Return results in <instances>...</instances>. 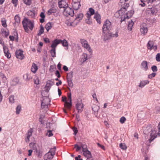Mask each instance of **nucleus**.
Here are the masks:
<instances>
[{
  "instance_id": "nucleus-1",
  "label": "nucleus",
  "mask_w": 160,
  "mask_h": 160,
  "mask_svg": "<svg viewBox=\"0 0 160 160\" xmlns=\"http://www.w3.org/2000/svg\"><path fill=\"white\" fill-rule=\"evenodd\" d=\"M58 6L60 8H64V11L66 12L69 15L73 16L74 14L73 10L70 8L68 7V4L66 0H61L58 2Z\"/></svg>"
},
{
  "instance_id": "nucleus-2",
  "label": "nucleus",
  "mask_w": 160,
  "mask_h": 160,
  "mask_svg": "<svg viewBox=\"0 0 160 160\" xmlns=\"http://www.w3.org/2000/svg\"><path fill=\"white\" fill-rule=\"evenodd\" d=\"M22 23L23 28L26 32L28 33L29 31L28 28L32 31L34 27V24L33 21L26 18H24Z\"/></svg>"
},
{
  "instance_id": "nucleus-3",
  "label": "nucleus",
  "mask_w": 160,
  "mask_h": 160,
  "mask_svg": "<svg viewBox=\"0 0 160 160\" xmlns=\"http://www.w3.org/2000/svg\"><path fill=\"white\" fill-rule=\"evenodd\" d=\"M158 127V132L155 130H153L151 131V132L150 134V138L149 139L150 143L155 139L158 136H160V123H159Z\"/></svg>"
},
{
  "instance_id": "nucleus-4",
  "label": "nucleus",
  "mask_w": 160,
  "mask_h": 160,
  "mask_svg": "<svg viewBox=\"0 0 160 160\" xmlns=\"http://www.w3.org/2000/svg\"><path fill=\"white\" fill-rule=\"evenodd\" d=\"M111 28V24L109 21L107 20L104 22L102 27V33L105 34L107 31H110Z\"/></svg>"
},
{
  "instance_id": "nucleus-5",
  "label": "nucleus",
  "mask_w": 160,
  "mask_h": 160,
  "mask_svg": "<svg viewBox=\"0 0 160 160\" xmlns=\"http://www.w3.org/2000/svg\"><path fill=\"white\" fill-rule=\"evenodd\" d=\"M54 82L51 80H49L47 82L44 88L45 90L42 91V94H43L44 92L46 93V95H48V92H49L51 87L54 84Z\"/></svg>"
},
{
  "instance_id": "nucleus-6",
  "label": "nucleus",
  "mask_w": 160,
  "mask_h": 160,
  "mask_svg": "<svg viewBox=\"0 0 160 160\" xmlns=\"http://www.w3.org/2000/svg\"><path fill=\"white\" fill-rule=\"evenodd\" d=\"M80 42L83 47L87 49L90 53L92 52V50L90 46L88 44L86 40L83 39H81Z\"/></svg>"
},
{
  "instance_id": "nucleus-7",
  "label": "nucleus",
  "mask_w": 160,
  "mask_h": 160,
  "mask_svg": "<svg viewBox=\"0 0 160 160\" xmlns=\"http://www.w3.org/2000/svg\"><path fill=\"white\" fill-rule=\"evenodd\" d=\"M81 148L82 149L83 154L84 156H87V155L89 156H90V154L91 153L89 151L87 148V146L85 144H82Z\"/></svg>"
},
{
  "instance_id": "nucleus-8",
  "label": "nucleus",
  "mask_w": 160,
  "mask_h": 160,
  "mask_svg": "<svg viewBox=\"0 0 160 160\" xmlns=\"http://www.w3.org/2000/svg\"><path fill=\"white\" fill-rule=\"evenodd\" d=\"M73 2L72 5L73 9L75 10H78L81 6L80 1L79 0H75L74 1L73 0Z\"/></svg>"
},
{
  "instance_id": "nucleus-9",
  "label": "nucleus",
  "mask_w": 160,
  "mask_h": 160,
  "mask_svg": "<svg viewBox=\"0 0 160 160\" xmlns=\"http://www.w3.org/2000/svg\"><path fill=\"white\" fill-rule=\"evenodd\" d=\"M23 51L21 50H17L15 52L16 57L19 59L22 60L23 58Z\"/></svg>"
},
{
  "instance_id": "nucleus-10",
  "label": "nucleus",
  "mask_w": 160,
  "mask_h": 160,
  "mask_svg": "<svg viewBox=\"0 0 160 160\" xmlns=\"http://www.w3.org/2000/svg\"><path fill=\"white\" fill-rule=\"evenodd\" d=\"M64 102L65 108L69 110H70L72 106V101H62Z\"/></svg>"
},
{
  "instance_id": "nucleus-11",
  "label": "nucleus",
  "mask_w": 160,
  "mask_h": 160,
  "mask_svg": "<svg viewBox=\"0 0 160 160\" xmlns=\"http://www.w3.org/2000/svg\"><path fill=\"white\" fill-rule=\"evenodd\" d=\"M140 32L142 34L145 35L147 33L148 29L147 27H146V24L143 23L140 26Z\"/></svg>"
},
{
  "instance_id": "nucleus-12",
  "label": "nucleus",
  "mask_w": 160,
  "mask_h": 160,
  "mask_svg": "<svg viewBox=\"0 0 160 160\" xmlns=\"http://www.w3.org/2000/svg\"><path fill=\"white\" fill-rule=\"evenodd\" d=\"M81 101H78L76 105V107L78 110V112H79L80 111L81 112L82 111V110H81L83 108V105Z\"/></svg>"
},
{
  "instance_id": "nucleus-13",
  "label": "nucleus",
  "mask_w": 160,
  "mask_h": 160,
  "mask_svg": "<svg viewBox=\"0 0 160 160\" xmlns=\"http://www.w3.org/2000/svg\"><path fill=\"white\" fill-rule=\"evenodd\" d=\"M141 66L142 69L144 71H147L148 69V62L147 61H143L141 63Z\"/></svg>"
},
{
  "instance_id": "nucleus-14",
  "label": "nucleus",
  "mask_w": 160,
  "mask_h": 160,
  "mask_svg": "<svg viewBox=\"0 0 160 160\" xmlns=\"http://www.w3.org/2000/svg\"><path fill=\"white\" fill-rule=\"evenodd\" d=\"M60 39H56L53 40L52 42V44L51 45V47L52 48L56 49L57 46L60 43Z\"/></svg>"
},
{
  "instance_id": "nucleus-15",
  "label": "nucleus",
  "mask_w": 160,
  "mask_h": 160,
  "mask_svg": "<svg viewBox=\"0 0 160 160\" xmlns=\"http://www.w3.org/2000/svg\"><path fill=\"white\" fill-rule=\"evenodd\" d=\"M149 81L148 80H143L140 81L138 87L141 88L144 87L146 85L149 84Z\"/></svg>"
},
{
  "instance_id": "nucleus-16",
  "label": "nucleus",
  "mask_w": 160,
  "mask_h": 160,
  "mask_svg": "<svg viewBox=\"0 0 160 160\" xmlns=\"http://www.w3.org/2000/svg\"><path fill=\"white\" fill-rule=\"evenodd\" d=\"M41 107L42 108H48V105H50L51 101H41Z\"/></svg>"
},
{
  "instance_id": "nucleus-17",
  "label": "nucleus",
  "mask_w": 160,
  "mask_h": 160,
  "mask_svg": "<svg viewBox=\"0 0 160 160\" xmlns=\"http://www.w3.org/2000/svg\"><path fill=\"white\" fill-rule=\"evenodd\" d=\"M95 14V10L92 8H89V11L86 14L87 18H91V15H92Z\"/></svg>"
},
{
  "instance_id": "nucleus-18",
  "label": "nucleus",
  "mask_w": 160,
  "mask_h": 160,
  "mask_svg": "<svg viewBox=\"0 0 160 160\" xmlns=\"http://www.w3.org/2000/svg\"><path fill=\"white\" fill-rule=\"evenodd\" d=\"M102 35L104 36V40L106 41L111 38V35L110 34V31H107L105 34L102 33Z\"/></svg>"
},
{
  "instance_id": "nucleus-19",
  "label": "nucleus",
  "mask_w": 160,
  "mask_h": 160,
  "mask_svg": "<svg viewBox=\"0 0 160 160\" xmlns=\"http://www.w3.org/2000/svg\"><path fill=\"white\" fill-rule=\"evenodd\" d=\"M92 109L94 112V114L96 117L97 116L98 112L99 109V107L97 105H94L92 107Z\"/></svg>"
},
{
  "instance_id": "nucleus-20",
  "label": "nucleus",
  "mask_w": 160,
  "mask_h": 160,
  "mask_svg": "<svg viewBox=\"0 0 160 160\" xmlns=\"http://www.w3.org/2000/svg\"><path fill=\"white\" fill-rule=\"evenodd\" d=\"M32 129H31L28 131L27 133L26 134L27 138L25 139V141L26 142H28L29 141L30 138L32 135Z\"/></svg>"
},
{
  "instance_id": "nucleus-21",
  "label": "nucleus",
  "mask_w": 160,
  "mask_h": 160,
  "mask_svg": "<svg viewBox=\"0 0 160 160\" xmlns=\"http://www.w3.org/2000/svg\"><path fill=\"white\" fill-rule=\"evenodd\" d=\"M53 156L49 153H47L44 156V160H51L53 158Z\"/></svg>"
},
{
  "instance_id": "nucleus-22",
  "label": "nucleus",
  "mask_w": 160,
  "mask_h": 160,
  "mask_svg": "<svg viewBox=\"0 0 160 160\" xmlns=\"http://www.w3.org/2000/svg\"><path fill=\"white\" fill-rule=\"evenodd\" d=\"M94 18L96 19L98 23L99 24L101 23V16L98 13H95Z\"/></svg>"
},
{
  "instance_id": "nucleus-23",
  "label": "nucleus",
  "mask_w": 160,
  "mask_h": 160,
  "mask_svg": "<svg viewBox=\"0 0 160 160\" xmlns=\"http://www.w3.org/2000/svg\"><path fill=\"white\" fill-rule=\"evenodd\" d=\"M38 69V68L37 65L36 64L33 63L31 68V71L35 73L36 72Z\"/></svg>"
},
{
  "instance_id": "nucleus-24",
  "label": "nucleus",
  "mask_w": 160,
  "mask_h": 160,
  "mask_svg": "<svg viewBox=\"0 0 160 160\" xmlns=\"http://www.w3.org/2000/svg\"><path fill=\"white\" fill-rule=\"evenodd\" d=\"M19 82V80L17 78H14L11 82V85L14 86L17 84Z\"/></svg>"
},
{
  "instance_id": "nucleus-25",
  "label": "nucleus",
  "mask_w": 160,
  "mask_h": 160,
  "mask_svg": "<svg viewBox=\"0 0 160 160\" xmlns=\"http://www.w3.org/2000/svg\"><path fill=\"white\" fill-rule=\"evenodd\" d=\"M154 45V43L152 41H149L147 44V47L148 49L150 50L152 49V47Z\"/></svg>"
},
{
  "instance_id": "nucleus-26",
  "label": "nucleus",
  "mask_w": 160,
  "mask_h": 160,
  "mask_svg": "<svg viewBox=\"0 0 160 160\" xmlns=\"http://www.w3.org/2000/svg\"><path fill=\"white\" fill-rule=\"evenodd\" d=\"M129 6V5L128 3H124L123 6H121V11H122L123 12H125L126 11L127 9Z\"/></svg>"
},
{
  "instance_id": "nucleus-27",
  "label": "nucleus",
  "mask_w": 160,
  "mask_h": 160,
  "mask_svg": "<svg viewBox=\"0 0 160 160\" xmlns=\"http://www.w3.org/2000/svg\"><path fill=\"white\" fill-rule=\"evenodd\" d=\"M60 43H61L63 47H68V41L65 39L62 40L60 39Z\"/></svg>"
},
{
  "instance_id": "nucleus-28",
  "label": "nucleus",
  "mask_w": 160,
  "mask_h": 160,
  "mask_svg": "<svg viewBox=\"0 0 160 160\" xmlns=\"http://www.w3.org/2000/svg\"><path fill=\"white\" fill-rule=\"evenodd\" d=\"M133 22L131 20V21L128 22V29L129 31H131L132 30V28L133 25Z\"/></svg>"
},
{
  "instance_id": "nucleus-29",
  "label": "nucleus",
  "mask_w": 160,
  "mask_h": 160,
  "mask_svg": "<svg viewBox=\"0 0 160 160\" xmlns=\"http://www.w3.org/2000/svg\"><path fill=\"white\" fill-rule=\"evenodd\" d=\"M88 55L86 53H83L82 55V58L81 59V61H82V62H84L85 61H86L87 59L88 58Z\"/></svg>"
},
{
  "instance_id": "nucleus-30",
  "label": "nucleus",
  "mask_w": 160,
  "mask_h": 160,
  "mask_svg": "<svg viewBox=\"0 0 160 160\" xmlns=\"http://www.w3.org/2000/svg\"><path fill=\"white\" fill-rule=\"evenodd\" d=\"M2 33V35H4L5 37H7L9 35V32L8 31H7L4 29L1 30Z\"/></svg>"
},
{
  "instance_id": "nucleus-31",
  "label": "nucleus",
  "mask_w": 160,
  "mask_h": 160,
  "mask_svg": "<svg viewBox=\"0 0 160 160\" xmlns=\"http://www.w3.org/2000/svg\"><path fill=\"white\" fill-rule=\"evenodd\" d=\"M56 149V148L55 147H54L53 148L50 149L48 152L50 154L54 156L55 154Z\"/></svg>"
},
{
  "instance_id": "nucleus-32",
  "label": "nucleus",
  "mask_w": 160,
  "mask_h": 160,
  "mask_svg": "<svg viewBox=\"0 0 160 160\" xmlns=\"http://www.w3.org/2000/svg\"><path fill=\"white\" fill-rule=\"evenodd\" d=\"M40 29L39 31V32L38 33L37 35L38 36H40L44 32V28L42 25L40 26Z\"/></svg>"
},
{
  "instance_id": "nucleus-33",
  "label": "nucleus",
  "mask_w": 160,
  "mask_h": 160,
  "mask_svg": "<svg viewBox=\"0 0 160 160\" xmlns=\"http://www.w3.org/2000/svg\"><path fill=\"white\" fill-rule=\"evenodd\" d=\"M50 52L52 57H55L56 56V49L52 48L50 51Z\"/></svg>"
},
{
  "instance_id": "nucleus-34",
  "label": "nucleus",
  "mask_w": 160,
  "mask_h": 160,
  "mask_svg": "<svg viewBox=\"0 0 160 160\" xmlns=\"http://www.w3.org/2000/svg\"><path fill=\"white\" fill-rule=\"evenodd\" d=\"M52 28L51 23L50 22H48L45 25V28L48 32Z\"/></svg>"
},
{
  "instance_id": "nucleus-35",
  "label": "nucleus",
  "mask_w": 160,
  "mask_h": 160,
  "mask_svg": "<svg viewBox=\"0 0 160 160\" xmlns=\"http://www.w3.org/2000/svg\"><path fill=\"white\" fill-rule=\"evenodd\" d=\"M73 77V72L72 71H71L67 74V80L72 79Z\"/></svg>"
},
{
  "instance_id": "nucleus-36",
  "label": "nucleus",
  "mask_w": 160,
  "mask_h": 160,
  "mask_svg": "<svg viewBox=\"0 0 160 160\" xmlns=\"http://www.w3.org/2000/svg\"><path fill=\"white\" fill-rule=\"evenodd\" d=\"M42 91L41 92V94L42 95V99H43V100H44L45 99H49L48 98V95H46V92H44V94H42Z\"/></svg>"
},
{
  "instance_id": "nucleus-37",
  "label": "nucleus",
  "mask_w": 160,
  "mask_h": 160,
  "mask_svg": "<svg viewBox=\"0 0 160 160\" xmlns=\"http://www.w3.org/2000/svg\"><path fill=\"white\" fill-rule=\"evenodd\" d=\"M21 105H18L16 108V113L17 114H19L20 111L21 110Z\"/></svg>"
},
{
  "instance_id": "nucleus-38",
  "label": "nucleus",
  "mask_w": 160,
  "mask_h": 160,
  "mask_svg": "<svg viewBox=\"0 0 160 160\" xmlns=\"http://www.w3.org/2000/svg\"><path fill=\"white\" fill-rule=\"evenodd\" d=\"M36 154L38 157L39 158H41L42 156V152L41 151L39 150L36 151Z\"/></svg>"
},
{
  "instance_id": "nucleus-39",
  "label": "nucleus",
  "mask_w": 160,
  "mask_h": 160,
  "mask_svg": "<svg viewBox=\"0 0 160 160\" xmlns=\"http://www.w3.org/2000/svg\"><path fill=\"white\" fill-rule=\"evenodd\" d=\"M14 19L16 22L18 23H19L20 22V18L18 15H16L15 16Z\"/></svg>"
},
{
  "instance_id": "nucleus-40",
  "label": "nucleus",
  "mask_w": 160,
  "mask_h": 160,
  "mask_svg": "<svg viewBox=\"0 0 160 160\" xmlns=\"http://www.w3.org/2000/svg\"><path fill=\"white\" fill-rule=\"evenodd\" d=\"M46 135V136H48V137H50L52 136L53 135V134L52 133V131L51 130H48Z\"/></svg>"
},
{
  "instance_id": "nucleus-41",
  "label": "nucleus",
  "mask_w": 160,
  "mask_h": 160,
  "mask_svg": "<svg viewBox=\"0 0 160 160\" xmlns=\"http://www.w3.org/2000/svg\"><path fill=\"white\" fill-rule=\"evenodd\" d=\"M83 17V15L82 13H79L78 14L76 17L75 19H79V20H81Z\"/></svg>"
},
{
  "instance_id": "nucleus-42",
  "label": "nucleus",
  "mask_w": 160,
  "mask_h": 160,
  "mask_svg": "<svg viewBox=\"0 0 160 160\" xmlns=\"http://www.w3.org/2000/svg\"><path fill=\"white\" fill-rule=\"evenodd\" d=\"M68 86L71 87H72L73 86V83L72 82V79L67 80Z\"/></svg>"
},
{
  "instance_id": "nucleus-43",
  "label": "nucleus",
  "mask_w": 160,
  "mask_h": 160,
  "mask_svg": "<svg viewBox=\"0 0 160 160\" xmlns=\"http://www.w3.org/2000/svg\"><path fill=\"white\" fill-rule=\"evenodd\" d=\"M127 146L126 144L124 143H121V149L126 150L127 149Z\"/></svg>"
},
{
  "instance_id": "nucleus-44",
  "label": "nucleus",
  "mask_w": 160,
  "mask_h": 160,
  "mask_svg": "<svg viewBox=\"0 0 160 160\" xmlns=\"http://www.w3.org/2000/svg\"><path fill=\"white\" fill-rule=\"evenodd\" d=\"M114 16L116 18H118L120 16V10L117 11L114 14Z\"/></svg>"
},
{
  "instance_id": "nucleus-45",
  "label": "nucleus",
  "mask_w": 160,
  "mask_h": 160,
  "mask_svg": "<svg viewBox=\"0 0 160 160\" xmlns=\"http://www.w3.org/2000/svg\"><path fill=\"white\" fill-rule=\"evenodd\" d=\"M156 73L155 72H153L151 74H150L148 75V78L149 79H151L155 76Z\"/></svg>"
},
{
  "instance_id": "nucleus-46",
  "label": "nucleus",
  "mask_w": 160,
  "mask_h": 160,
  "mask_svg": "<svg viewBox=\"0 0 160 160\" xmlns=\"http://www.w3.org/2000/svg\"><path fill=\"white\" fill-rule=\"evenodd\" d=\"M24 3L27 5H30L31 4V0H23Z\"/></svg>"
},
{
  "instance_id": "nucleus-47",
  "label": "nucleus",
  "mask_w": 160,
  "mask_h": 160,
  "mask_svg": "<svg viewBox=\"0 0 160 160\" xmlns=\"http://www.w3.org/2000/svg\"><path fill=\"white\" fill-rule=\"evenodd\" d=\"M74 148H76V151L77 152L79 151L81 149V146H79L78 144H76L74 145Z\"/></svg>"
},
{
  "instance_id": "nucleus-48",
  "label": "nucleus",
  "mask_w": 160,
  "mask_h": 160,
  "mask_svg": "<svg viewBox=\"0 0 160 160\" xmlns=\"http://www.w3.org/2000/svg\"><path fill=\"white\" fill-rule=\"evenodd\" d=\"M151 69L152 71L154 72H157L158 71V68L155 65H153L151 67Z\"/></svg>"
},
{
  "instance_id": "nucleus-49",
  "label": "nucleus",
  "mask_w": 160,
  "mask_h": 160,
  "mask_svg": "<svg viewBox=\"0 0 160 160\" xmlns=\"http://www.w3.org/2000/svg\"><path fill=\"white\" fill-rule=\"evenodd\" d=\"M24 78L26 80H29L32 78L31 77H29V75L28 74H26L23 76Z\"/></svg>"
},
{
  "instance_id": "nucleus-50",
  "label": "nucleus",
  "mask_w": 160,
  "mask_h": 160,
  "mask_svg": "<svg viewBox=\"0 0 160 160\" xmlns=\"http://www.w3.org/2000/svg\"><path fill=\"white\" fill-rule=\"evenodd\" d=\"M39 80L38 78H36L34 79V82L35 84L38 85L39 84Z\"/></svg>"
},
{
  "instance_id": "nucleus-51",
  "label": "nucleus",
  "mask_w": 160,
  "mask_h": 160,
  "mask_svg": "<svg viewBox=\"0 0 160 160\" xmlns=\"http://www.w3.org/2000/svg\"><path fill=\"white\" fill-rule=\"evenodd\" d=\"M27 14L28 15H30L32 17L34 15V11L30 10L28 12H27Z\"/></svg>"
},
{
  "instance_id": "nucleus-52",
  "label": "nucleus",
  "mask_w": 160,
  "mask_h": 160,
  "mask_svg": "<svg viewBox=\"0 0 160 160\" xmlns=\"http://www.w3.org/2000/svg\"><path fill=\"white\" fill-rule=\"evenodd\" d=\"M3 49L4 54H6V53L8 52V48L5 46H3Z\"/></svg>"
},
{
  "instance_id": "nucleus-53",
  "label": "nucleus",
  "mask_w": 160,
  "mask_h": 160,
  "mask_svg": "<svg viewBox=\"0 0 160 160\" xmlns=\"http://www.w3.org/2000/svg\"><path fill=\"white\" fill-rule=\"evenodd\" d=\"M2 25L4 28H6L7 26V25L6 24V21L5 20H2Z\"/></svg>"
},
{
  "instance_id": "nucleus-54",
  "label": "nucleus",
  "mask_w": 160,
  "mask_h": 160,
  "mask_svg": "<svg viewBox=\"0 0 160 160\" xmlns=\"http://www.w3.org/2000/svg\"><path fill=\"white\" fill-rule=\"evenodd\" d=\"M54 69H56V67L54 66L51 65L50 66L49 71L50 72H52L54 71Z\"/></svg>"
},
{
  "instance_id": "nucleus-55",
  "label": "nucleus",
  "mask_w": 160,
  "mask_h": 160,
  "mask_svg": "<svg viewBox=\"0 0 160 160\" xmlns=\"http://www.w3.org/2000/svg\"><path fill=\"white\" fill-rule=\"evenodd\" d=\"M156 60L158 62H160V53H158L156 55Z\"/></svg>"
},
{
  "instance_id": "nucleus-56",
  "label": "nucleus",
  "mask_w": 160,
  "mask_h": 160,
  "mask_svg": "<svg viewBox=\"0 0 160 160\" xmlns=\"http://www.w3.org/2000/svg\"><path fill=\"white\" fill-rule=\"evenodd\" d=\"M91 18H88L85 20V22L86 23L88 24H91L92 23V22L90 20Z\"/></svg>"
},
{
  "instance_id": "nucleus-57",
  "label": "nucleus",
  "mask_w": 160,
  "mask_h": 160,
  "mask_svg": "<svg viewBox=\"0 0 160 160\" xmlns=\"http://www.w3.org/2000/svg\"><path fill=\"white\" fill-rule=\"evenodd\" d=\"M90 156H89L87 155V156H84L85 157L87 158L86 160H93L92 159V156L91 155V153L90 154Z\"/></svg>"
},
{
  "instance_id": "nucleus-58",
  "label": "nucleus",
  "mask_w": 160,
  "mask_h": 160,
  "mask_svg": "<svg viewBox=\"0 0 160 160\" xmlns=\"http://www.w3.org/2000/svg\"><path fill=\"white\" fill-rule=\"evenodd\" d=\"M110 34L111 35V38L112 37H117L118 36V33L117 32L115 34H113L112 33L110 32Z\"/></svg>"
},
{
  "instance_id": "nucleus-59",
  "label": "nucleus",
  "mask_w": 160,
  "mask_h": 160,
  "mask_svg": "<svg viewBox=\"0 0 160 160\" xmlns=\"http://www.w3.org/2000/svg\"><path fill=\"white\" fill-rule=\"evenodd\" d=\"M126 120V119L124 117H122L121 118V123H124Z\"/></svg>"
},
{
  "instance_id": "nucleus-60",
  "label": "nucleus",
  "mask_w": 160,
  "mask_h": 160,
  "mask_svg": "<svg viewBox=\"0 0 160 160\" xmlns=\"http://www.w3.org/2000/svg\"><path fill=\"white\" fill-rule=\"evenodd\" d=\"M55 75L57 76V77L58 78H60L61 77L60 73L58 70H56L55 72Z\"/></svg>"
},
{
  "instance_id": "nucleus-61",
  "label": "nucleus",
  "mask_w": 160,
  "mask_h": 160,
  "mask_svg": "<svg viewBox=\"0 0 160 160\" xmlns=\"http://www.w3.org/2000/svg\"><path fill=\"white\" fill-rule=\"evenodd\" d=\"M73 130L74 132V134L76 135L78 131L77 128H76L74 127L73 128Z\"/></svg>"
},
{
  "instance_id": "nucleus-62",
  "label": "nucleus",
  "mask_w": 160,
  "mask_h": 160,
  "mask_svg": "<svg viewBox=\"0 0 160 160\" xmlns=\"http://www.w3.org/2000/svg\"><path fill=\"white\" fill-rule=\"evenodd\" d=\"M18 0H12V3L14 4V6L16 7L17 5V3Z\"/></svg>"
},
{
  "instance_id": "nucleus-63",
  "label": "nucleus",
  "mask_w": 160,
  "mask_h": 160,
  "mask_svg": "<svg viewBox=\"0 0 160 160\" xmlns=\"http://www.w3.org/2000/svg\"><path fill=\"white\" fill-rule=\"evenodd\" d=\"M5 55L8 58H9L11 57L10 53H9L8 52L7 53H6V54H5Z\"/></svg>"
},
{
  "instance_id": "nucleus-64",
  "label": "nucleus",
  "mask_w": 160,
  "mask_h": 160,
  "mask_svg": "<svg viewBox=\"0 0 160 160\" xmlns=\"http://www.w3.org/2000/svg\"><path fill=\"white\" fill-rule=\"evenodd\" d=\"M55 12L53 10L50 9L48 11V13L49 15L51 14L52 13H54Z\"/></svg>"
}]
</instances>
